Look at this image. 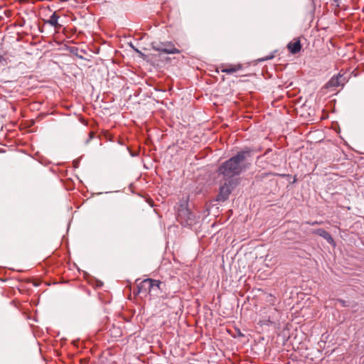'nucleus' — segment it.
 Here are the masks:
<instances>
[{"mask_svg":"<svg viewBox=\"0 0 364 364\" xmlns=\"http://www.w3.org/2000/svg\"><path fill=\"white\" fill-rule=\"evenodd\" d=\"M313 233L314 234H316L320 237H322L323 238H324L325 240H326L328 241V243L331 244V245H334V240L333 239V237H331V235L327 232L325 230L323 229H321V228H319V229H316L315 230L313 231Z\"/></svg>","mask_w":364,"mask_h":364,"instance_id":"nucleus-9","label":"nucleus"},{"mask_svg":"<svg viewBox=\"0 0 364 364\" xmlns=\"http://www.w3.org/2000/svg\"><path fill=\"white\" fill-rule=\"evenodd\" d=\"M95 136V133L93 132H90L89 133V139H87V142H88L90 140H91Z\"/></svg>","mask_w":364,"mask_h":364,"instance_id":"nucleus-13","label":"nucleus"},{"mask_svg":"<svg viewBox=\"0 0 364 364\" xmlns=\"http://www.w3.org/2000/svg\"><path fill=\"white\" fill-rule=\"evenodd\" d=\"M219 69L221 70V72L228 75H233L242 70L243 69V65L241 63H221L216 69L217 73H219Z\"/></svg>","mask_w":364,"mask_h":364,"instance_id":"nucleus-5","label":"nucleus"},{"mask_svg":"<svg viewBox=\"0 0 364 364\" xmlns=\"http://www.w3.org/2000/svg\"><path fill=\"white\" fill-rule=\"evenodd\" d=\"M230 193L231 190L230 186L225 183L223 186L220 187V193L218 195V200H226Z\"/></svg>","mask_w":364,"mask_h":364,"instance_id":"nucleus-10","label":"nucleus"},{"mask_svg":"<svg viewBox=\"0 0 364 364\" xmlns=\"http://www.w3.org/2000/svg\"><path fill=\"white\" fill-rule=\"evenodd\" d=\"M338 301L343 306H347L346 301H345L344 300L339 299Z\"/></svg>","mask_w":364,"mask_h":364,"instance_id":"nucleus-15","label":"nucleus"},{"mask_svg":"<svg viewBox=\"0 0 364 364\" xmlns=\"http://www.w3.org/2000/svg\"><path fill=\"white\" fill-rule=\"evenodd\" d=\"M177 220L183 226H192L196 223V216L186 203H182L178 208Z\"/></svg>","mask_w":364,"mask_h":364,"instance_id":"nucleus-2","label":"nucleus"},{"mask_svg":"<svg viewBox=\"0 0 364 364\" xmlns=\"http://www.w3.org/2000/svg\"><path fill=\"white\" fill-rule=\"evenodd\" d=\"M345 84V79L341 74L333 75L325 85V89H329L331 91L336 90V89L340 86H343Z\"/></svg>","mask_w":364,"mask_h":364,"instance_id":"nucleus-6","label":"nucleus"},{"mask_svg":"<svg viewBox=\"0 0 364 364\" xmlns=\"http://www.w3.org/2000/svg\"><path fill=\"white\" fill-rule=\"evenodd\" d=\"M3 59V57L1 55H0V62Z\"/></svg>","mask_w":364,"mask_h":364,"instance_id":"nucleus-16","label":"nucleus"},{"mask_svg":"<svg viewBox=\"0 0 364 364\" xmlns=\"http://www.w3.org/2000/svg\"><path fill=\"white\" fill-rule=\"evenodd\" d=\"M161 282L159 280L152 279H146L141 281L137 288H138V294L141 293H149L151 291V289H160V285Z\"/></svg>","mask_w":364,"mask_h":364,"instance_id":"nucleus-4","label":"nucleus"},{"mask_svg":"<svg viewBox=\"0 0 364 364\" xmlns=\"http://www.w3.org/2000/svg\"><path fill=\"white\" fill-rule=\"evenodd\" d=\"M59 18V16L57 14L56 11H55L45 23L53 26L55 30H60L62 25L58 23Z\"/></svg>","mask_w":364,"mask_h":364,"instance_id":"nucleus-8","label":"nucleus"},{"mask_svg":"<svg viewBox=\"0 0 364 364\" xmlns=\"http://www.w3.org/2000/svg\"><path fill=\"white\" fill-rule=\"evenodd\" d=\"M307 223L309 225H320V224H321V222H318V221H315V222H312V223L307 222Z\"/></svg>","mask_w":364,"mask_h":364,"instance_id":"nucleus-14","label":"nucleus"},{"mask_svg":"<svg viewBox=\"0 0 364 364\" xmlns=\"http://www.w3.org/2000/svg\"><path fill=\"white\" fill-rule=\"evenodd\" d=\"M250 150L239 151L235 156L225 161L219 168V173L228 180L241 173L246 168L245 160L250 156Z\"/></svg>","mask_w":364,"mask_h":364,"instance_id":"nucleus-1","label":"nucleus"},{"mask_svg":"<svg viewBox=\"0 0 364 364\" xmlns=\"http://www.w3.org/2000/svg\"><path fill=\"white\" fill-rule=\"evenodd\" d=\"M267 301H269L270 303V304L273 305L274 304V301H275V297L273 296L271 294H268L267 296Z\"/></svg>","mask_w":364,"mask_h":364,"instance_id":"nucleus-11","label":"nucleus"},{"mask_svg":"<svg viewBox=\"0 0 364 364\" xmlns=\"http://www.w3.org/2000/svg\"><path fill=\"white\" fill-rule=\"evenodd\" d=\"M153 50L166 54H178L181 50L175 47L171 41L153 42L151 43Z\"/></svg>","mask_w":364,"mask_h":364,"instance_id":"nucleus-3","label":"nucleus"},{"mask_svg":"<svg viewBox=\"0 0 364 364\" xmlns=\"http://www.w3.org/2000/svg\"><path fill=\"white\" fill-rule=\"evenodd\" d=\"M287 49L291 54H297L301 49V45L299 38H294L287 44Z\"/></svg>","mask_w":364,"mask_h":364,"instance_id":"nucleus-7","label":"nucleus"},{"mask_svg":"<svg viewBox=\"0 0 364 364\" xmlns=\"http://www.w3.org/2000/svg\"><path fill=\"white\" fill-rule=\"evenodd\" d=\"M112 331H114V334H116V336H115L116 337L119 336L121 335V331L119 328H113Z\"/></svg>","mask_w":364,"mask_h":364,"instance_id":"nucleus-12","label":"nucleus"}]
</instances>
